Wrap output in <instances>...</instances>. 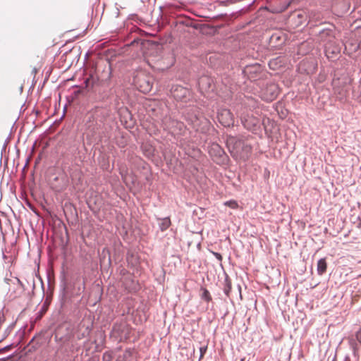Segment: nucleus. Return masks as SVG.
<instances>
[{"label": "nucleus", "mask_w": 361, "mask_h": 361, "mask_svg": "<svg viewBox=\"0 0 361 361\" xmlns=\"http://www.w3.org/2000/svg\"><path fill=\"white\" fill-rule=\"evenodd\" d=\"M154 80L153 76L142 71L137 72L133 78L135 85L143 93L151 91Z\"/></svg>", "instance_id": "nucleus-2"}, {"label": "nucleus", "mask_w": 361, "mask_h": 361, "mask_svg": "<svg viewBox=\"0 0 361 361\" xmlns=\"http://www.w3.org/2000/svg\"><path fill=\"white\" fill-rule=\"evenodd\" d=\"M113 356L111 353L106 352L103 355V361H111Z\"/></svg>", "instance_id": "nucleus-15"}, {"label": "nucleus", "mask_w": 361, "mask_h": 361, "mask_svg": "<svg viewBox=\"0 0 361 361\" xmlns=\"http://www.w3.org/2000/svg\"><path fill=\"white\" fill-rule=\"evenodd\" d=\"M350 80L348 78H343L342 79L336 78L333 80L334 87V94L336 99L344 102L348 94V85Z\"/></svg>", "instance_id": "nucleus-3"}, {"label": "nucleus", "mask_w": 361, "mask_h": 361, "mask_svg": "<svg viewBox=\"0 0 361 361\" xmlns=\"http://www.w3.org/2000/svg\"><path fill=\"white\" fill-rule=\"evenodd\" d=\"M159 227L162 231H166L171 224V219L169 217L159 219Z\"/></svg>", "instance_id": "nucleus-10"}, {"label": "nucleus", "mask_w": 361, "mask_h": 361, "mask_svg": "<svg viewBox=\"0 0 361 361\" xmlns=\"http://www.w3.org/2000/svg\"><path fill=\"white\" fill-rule=\"evenodd\" d=\"M231 288V282L229 279H226L225 281V287L224 288V290L227 296H229Z\"/></svg>", "instance_id": "nucleus-11"}, {"label": "nucleus", "mask_w": 361, "mask_h": 361, "mask_svg": "<svg viewBox=\"0 0 361 361\" xmlns=\"http://www.w3.org/2000/svg\"><path fill=\"white\" fill-rule=\"evenodd\" d=\"M214 255H215V257L219 259V260H221L222 259V257L221 255V254L219 253H217V252H214Z\"/></svg>", "instance_id": "nucleus-18"}, {"label": "nucleus", "mask_w": 361, "mask_h": 361, "mask_svg": "<svg viewBox=\"0 0 361 361\" xmlns=\"http://www.w3.org/2000/svg\"><path fill=\"white\" fill-rule=\"evenodd\" d=\"M171 93L175 99L181 102H186L190 97V91L180 85L173 86Z\"/></svg>", "instance_id": "nucleus-5"}, {"label": "nucleus", "mask_w": 361, "mask_h": 361, "mask_svg": "<svg viewBox=\"0 0 361 361\" xmlns=\"http://www.w3.org/2000/svg\"><path fill=\"white\" fill-rule=\"evenodd\" d=\"M230 152L236 159L246 160L251 154V145L244 140L235 137H230L227 140Z\"/></svg>", "instance_id": "nucleus-1"}, {"label": "nucleus", "mask_w": 361, "mask_h": 361, "mask_svg": "<svg viewBox=\"0 0 361 361\" xmlns=\"http://www.w3.org/2000/svg\"><path fill=\"white\" fill-rule=\"evenodd\" d=\"M278 87L274 84H271L267 87L263 92V98L267 101H273L278 95Z\"/></svg>", "instance_id": "nucleus-7"}, {"label": "nucleus", "mask_w": 361, "mask_h": 361, "mask_svg": "<svg viewBox=\"0 0 361 361\" xmlns=\"http://www.w3.org/2000/svg\"><path fill=\"white\" fill-rule=\"evenodd\" d=\"M218 120L224 127L233 126L234 118L232 113L226 109H221L218 114Z\"/></svg>", "instance_id": "nucleus-6"}, {"label": "nucleus", "mask_w": 361, "mask_h": 361, "mask_svg": "<svg viewBox=\"0 0 361 361\" xmlns=\"http://www.w3.org/2000/svg\"><path fill=\"white\" fill-rule=\"evenodd\" d=\"M123 180H124L125 182H126V177H123Z\"/></svg>", "instance_id": "nucleus-22"}, {"label": "nucleus", "mask_w": 361, "mask_h": 361, "mask_svg": "<svg viewBox=\"0 0 361 361\" xmlns=\"http://www.w3.org/2000/svg\"><path fill=\"white\" fill-rule=\"evenodd\" d=\"M224 205L234 209L238 207V204L235 200L226 201L224 202Z\"/></svg>", "instance_id": "nucleus-13"}, {"label": "nucleus", "mask_w": 361, "mask_h": 361, "mask_svg": "<svg viewBox=\"0 0 361 361\" xmlns=\"http://www.w3.org/2000/svg\"><path fill=\"white\" fill-rule=\"evenodd\" d=\"M355 340L361 343V326H358L357 330L355 333Z\"/></svg>", "instance_id": "nucleus-14"}, {"label": "nucleus", "mask_w": 361, "mask_h": 361, "mask_svg": "<svg viewBox=\"0 0 361 361\" xmlns=\"http://www.w3.org/2000/svg\"><path fill=\"white\" fill-rule=\"evenodd\" d=\"M319 39L324 44L326 51L331 48H333L332 52L338 51V45H336V37L334 32L331 29H324L319 32Z\"/></svg>", "instance_id": "nucleus-4"}, {"label": "nucleus", "mask_w": 361, "mask_h": 361, "mask_svg": "<svg viewBox=\"0 0 361 361\" xmlns=\"http://www.w3.org/2000/svg\"><path fill=\"white\" fill-rule=\"evenodd\" d=\"M202 298L207 302H209L212 300V297L208 290L206 288H202Z\"/></svg>", "instance_id": "nucleus-12"}, {"label": "nucleus", "mask_w": 361, "mask_h": 361, "mask_svg": "<svg viewBox=\"0 0 361 361\" xmlns=\"http://www.w3.org/2000/svg\"><path fill=\"white\" fill-rule=\"evenodd\" d=\"M208 80H209V79H208V78H200V82H200V84H201L202 82H204V81Z\"/></svg>", "instance_id": "nucleus-19"}, {"label": "nucleus", "mask_w": 361, "mask_h": 361, "mask_svg": "<svg viewBox=\"0 0 361 361\" xmlns=\"http://www.w3.org/2000/svg\"><path fill=\"white\" fill-rule=\"evenodd\" d=\"M18 289L19 290H21V288H20V286L19 285H18Z\"/></svg>", "instance_id": "nucleus-21"}, {"label": "nucleus", "mask_w": 361, "mask_h": 361, "mask_svg": "<svg viewBox=\"0 0 361 361\" xmlns=\"http://www.w3.org/2000/svg\"><path fill=\"white\" fill-rule=\"evenodd\" d=\"M327 264L324 258L320 259L317 262V272L319 275H322L326 272Z\"/></svg>", "instance_id": "nucleus-9"}, {"label": "nucleus", "mask_w": 361, "mask_h": 361, "mask_svg": "<svg viewBox=\"0 0 361 361\" xmlns=\"http://www.w3.org/2000/svg\"><path fill=\"white\" fill-rule=\"evenodd\" d=\"M207 345L202 346V347H201L200 348V360L203 358L204 354L207 352Z\"/></svg>", "instance_id": "nucleus-16"}, {"label": "nucleus", "mask_w": 361, "mask_h": 361, "mask_svg": "<svg viewBox=\"0 0 361 361\" xmlns=\"http://www.w3.org/2000/svg\"><path fill=\"white\" fill-rule=\"evenodd\" d=\"M245 128L251 130L259 124V119L253 116L247 115L241 118Z\"/></svg>", "instance_id": "nucleus-8"}, {"label": "nucleus", "mask_w": 361, "mask_h": 361, "mask_svg": "<svg viewBox=\"0 0 361 361\" xmlns=\"http://www.w3.org/2000/svg\"><path fill=\"white\" fill-rule=\"evenodd\" d=\"M10 297L12 298H16L17 297H18V295L17 294H13L12 293H10Z\"/></svg>", "instance_id": "nucleus-20"}, {"label": "nucleus", "mask_w": 361, "mask_h": 361, "mask_svg": "<svg viewBox=\"0 0 361 361\" xmlns=\"http://www.w3.org/2000/svg\"><path fill=\"white\" fill-rule=\"evenodd\" d=\"M213 149L216 150L219 153L222 152V150L219 145H214Z\"/></svg>", "instance_id": "nucleus-17"}]
</instances>
